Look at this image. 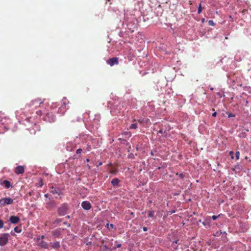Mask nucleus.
Returning <instances> with one entry per match:
<instances>
[{"label":"nucleus","mask_w":251,"mask_h":251,"mask_svg":"<svg viewBox=\"0 0 251 251\" xmlns=\"http://www.w3.org/2000/svg\"><path fill=\"white\" fill-rule=\"evenodd\" d=\"M9 236V235L8 233H4L0 236V246H4L7 244Z\"/></svg>","instance_id":"nucleus-1"},{"label":"nucleus","mask_w":251,"mask_h":251,"mask_svg":"<svg viewBox=\"0 0 251 251\" xmlns=\"http://www.w3.org/2000/svg\"><path fill=\"white\" fill-rule=\"evenodd\" d=\"M68 209V206L66 204H63L58 208V214L61 216H64L67 213Z\"/></svg>","instance_id":"nucleus-2"},{"label":"nucleus","mask_w":251,"mask_h":251,"mask_svg":"<svg viewBox=\"0 0 251 251\" xmlns=\"http://www.w3.org/2000/svg\"><path fill=\"white\" fill-rule=\"evenodd\" d=\"M107 63L110 65L111 66H113L114 65H118L119 64L118 58L113 57L110 58L106 61Z\"/></svg>","instance_id":"nucleus-3"},{"label":"nucleus","mask_w":251,"mask_h":251,"mask_svg":"<svg viewBox=\"0 0 251 251\" xmlns=\"http://www.w3.org/2000/svg\"><path fill=\"white\" fill-rule=\"evenodd\" d=\"M81 206L85 210H89L91 208L90 203L87 201H83L81 203Z\"/></svg>","instance_id":"nucleus-4"},{"label":"nucleus","mask_w":251,"mask_h":251,"mask_svg":"<svg viewBox=\"0 0 251 251\" xmlns=\"http://www.w3.org/2000/svg\"><path fill=\"white\" fill-rule=\"evenodd\" d=\"M37 243L38 245L40 246L41 247L43 248L47 249L48 247V244L43 240L40 239V238L38 239Z\"/></svg>","instance_id":"nucleus-5"},{"label":"nucleus","mask_w":251,"mask_h":251,"mask_svg":"<svg viewBox=\"0 0 251 251\" xmlns=\"http://www.w3.org/2000/svg\"><path fill=\"white\" fill-rule=\"evenodd\" d=\"M25 169L22 166H18L15 168V172L17 174H23Z\"/></svg>","instance_id":"nucleus-6"},{"label":"nucleus","mask_w":251,"mask_h":251,"mask_svg":"<svg viewBox=\"0 0 251 251\" xmlns=\"http://www.w3.org/2000/svg\"><path fill=\"white\" fill-rule=\"evenodd\" d=\"M10 222L12 224H17L20 221V218L18 216H11L9 219Z\"/></svg>","instance_id":"nucleus-7"},{"label":"nucleus","mask_w":251,"mask_h":251,"mask_svg":"<svg viewBox=\"0 0 251 251\" xmlns=\"http://www.w3.org/2000/svg\"><path fill=\"white\" fill-rule=\"evenodd\" d=\"M43 101L39 99H36L34 100H33L31 102V105H35L38 104V106H40V104L43 103Z\"/></svg>","instance_id":"nucleus-8"},{"label":"nucleus","mask_w":251,"mask_h":251,"mask_svg":"<svg viewBox=\"0 0 251 251\" xmlns=\"http://www.w3.org/2000/svg\"><path fill=\"white\" fill-rule=\"evenodd\" d=\"M2 185H3L6 188H9L11 185L10 182L6 180H3L2 181Z\"/></svg>","instance_id":"nucleus-9"},{"label":"nucleus","mask_w":251,"mask_h":251,"mask_svg":"<svg viewBox=\"0 0 251 251\" xmlns=\"http://www.w3.org/2000/svg\"><path fill=\"white\" fill-rule=\"evenodd\" d=\"M54 206H55V204L53 201H50L46 203V207L47 208H51Z\"/></svg>","instance_id":"nucleus-10"},{"label":"nucleus","mask_w":251,"mask_h":251,"mask_svg":"<svg viewBox=\"0 0 251 251\" xmlns=\"http://www.w3.org/2000/svg\"><path fill=\"white\" fill-rule=\"evenodd\" d=\"M119 180L118 178H115L111 181V183L113 186H117L119 184Z\"/></svg>","instance_id":"nucleus-11"},{"label":"nucleus","mask_w":251,"mask_h":251,"mask_svg":"<svg viewBox=\"0 0 251 251\" xmlns=\"http://www.w3.org/2000/svg\"><path fill=\"white\" fill-rule=\"evenodd\" d=\"M52 247L54 249H58L60 247V244L58 242H56L52 244Z\"/></svg>","instance_id":"nucleus-12"},{"label":"nucleus","mask_w":251,"mask_h":251,"mask_svg":"<svg viewBox=\"0 0 251 251\" xmlns=\"http://www.w3.org/2000/svg\"><path fill=\"white\" fill-rule=\"evenodd\" d=\"M6 203L7 204H10L13 203V200L10 198H5Z\"/></svg>","instance_id":"nucleus-13"},{"label":"nucleus","mask_w":251,"mask_h":251,"mask_svg":"<svg viewBox=\"0 0 251 251\" xmlns=\"http://www.w3.org/2000/svg\"><path fill=\"white\" fill-rule=\"evenodd\" d=\"M80 120V118L78 117H72L71 118V122L74 123L75 122H79Z\"/></svg>","instance_id":"nucleus-14"},{"label":"nucleus","mask_w":251,"mask_h":251,"mask_svg":"<svg viewBox=\"0 0 251 251\" xmlns=\"http://www.w3.org/2000/svg\"><path fill=\"white\" fill-rule=\"evenodd\" d=\"M50 193H52L53 194H57L58 195H59V192L53 187L51 188Z\"/></svg>","instance_id":"nucleus-15"},{"label":"nucleus","mask_w":251,"mask_h":251,"mask_svg":"<svg viewBox=\"0 0 251 251\" xmlns=\"http://www.w3.org/2000/svg\"><path fill=\"white\" fill-rule=\"evenodd\" d=\"M154 215V211H149L148 212V216L149 217H153Z\"/></svg>","instance_id":"nucleus-16"},{"label":"nucleus","mask_w":251,"mask_h":251,"mask_svg":"<svg viewBox=\"0 0 251 251\" xmlns=\"http://www.w3.org/2000/svg\"><path fill=\"white\" fill-rule=\"evenodd\" d=\"M5 204H6V201H5V198L0 200V205H4Z\"/></svg>","instance_id":"nucleus-17"},{"label":"nucleus","mask_w":251,"mask_h":251,"mask_svg":"<svg viewBox=\"0 0 251 251\" xmlns=\"http://www.w3.org/2000/svg\"><path fill=\"white\" fill-rule=\"evenodd\" d=\"M137 127V124L134 123L131 125L130 126V129H136Z\"/></svg>","instance_id":"nucleus-18"},{"label":"nucleus","mask_w":251,"mask_h":251,"mask_svg":"<svg viewBox=\"0 0 251 251\" xmlns=\"http://www.w3.org/2000/svg\"><path fill=\"white\" fill-rule=\"evenodd\" d=\"M202 6H201V3H200L199 4V7H198V13L199 14H200L201 12V11H202Z\"/></svg>","instance_id":"nucleus-19"},{"label":"nucleus","mask_w":251,"mask_h":251,"mask_svg":"<svg viewBox=\"0 0 251 251\" xmlns=\"http://www.w3.org/2000/svg\"><path fill=\"white\" fill-rule=\"evenodd\" d=\"M53 235L56 236V237H57L59 236V235L60 234V232L59 231H57V230H54L53 231Z\"/></svg>","instance_id":"nucleus-20"},{"label":"nucleus","mask_w":251,"mask_h":251,"mask_svg":"<svg viewBox=\"0 0 251 251\" xmlns=\"http://www.w3.org/2000/svg\"><path fill=\"white\" fill-rule=\"evenodd\" d=\"M208 25L211 26H213L214 25V23L212 20L208 21Z\"/></svg>","instance_id":"nucleus-21"},{"label":"nucleus","mask_w":251,"mask_h":251,"mask_svg":"<svg viewBox=\"0 0 251 251\" xmlns=\"http://www.w3.org/2000/svg\"><path fill=\"white\" fill-rule=\"evenodd\" d=\"M107 227L108 229H110L113 228V224H107Z\"/></svg>","instance_id":"nucleus-22"},{"label":"nucleus","mask_w":251,"mask_h":251,"mask_svg":"<svg viewBox=\"0 0 251 251\" xmlns=\"http://www.w3.org/2000/svg\"><path fill=\"white\" fill-rule=\"evenodd\" d=\"M235 155H236V159H239V155H240V152L239 151H237L236 152V153H235Z\"/></svg>","instance_id":"nucleus-23"},{"label":"nucleus","mask_w":251,"mask_h":251,"mask_svg":"<svg viewBox=\"0 0 251 251\" xmlns=\"http://www.w3.org/2000/svg\"><path fill=\"white\" fill-rule=\"evenodd\" d=\"M176 175H178L179 177L180 178H181V179L183 178H184V174H182V173H181V174H177Z\"/></svg>","instance_id":"nucleus-24"},{"label":"nucleus","mask_w":251,"mask_h":251,"mask_svg":"<svg viewBox=\"0 0 251 251\" xmlns=\"http://www.w3.org/2000/svg\"><path fill=\"white\" fill-rule=\"evenodd\" d=\"M3 222L1 220H0V229L3 227Z\"/></svg>","instance_id":"nucleus-25"},{"label":"nucleus","mask_w":251,"mask_h":251,"mask_svg":"<svg viewBox=\"0 0 251 251\" xmlns=\"http://www.w3.org/2000/svg\"><path fill=\"white\" fill-rule=\"evenodd\" d=\"M14 231L16 232H17V233H20L21 230H19V228L18 227H15L14 228Z\"/></svg>","instance_id":"nucleus-26"},{"label":"nucleus","mask_w":251,"mask_h":251,"mask_svg":"<svg viewBox=\"0 0 251 251\" xmlns=\"http://www.w3.org/2000/svg\"><path fill=\"white\" fill-rule=\"evenodd\" d=\"M82 151V150L81 149H77L76 150V152L77 154H79V153H81Z\"/></svg>","instance_id":"nucleus-27"},{"label":"nucleus","mask_w":251,"mask_h":251,"mask_svg":"<svg viewBox=\"0 0 251 251\" xmlns=\"http://www.w3.org/2000/svg\"><path fill=\"white\" fill-rule=\"evenodd\" d=\"M217 217H218V216L213 215L212 217V219L213 220H216L217 219Z\"/></svg>","instance_id":"nucleus-28"},{"label":"nucleus","mask_w":251,"mask_h":251,"mask_svg":"<svg viewBox=\"0 0 251 251\" xmlns=\"http://www.w3.org/2000/svg\"><path fill=\"white\" fill-rule=\"evenodd\" d=\"M143 230H144V231H147V230H148V228H147V227H143Z\"/></svg>","instance_id":"nucleus-29"},{"label":"nucleus","mask_w":251,"mask_h":251,"mask_svg":"<svg viewBox=\"0 0 251 251\" xmlns=\"http://www.w3.org/2000/svg\"><path fill=\"white\" fill-rule=\"evenodd\" d=\"M121 247V245L120 244H117V246H116V248H120Z\"/></svg>","instance_id":"nucleus-30"},{"label":"nucleus","mask_w":251,"mask_h":251,"mask_svg":"<svg viewBox=\"0 0 251 251\" xmlns=\"http://www.w3.org/2000/svg\"><path fill=\"white\" fill-rule=\"evenodd\" d=\"M217 115V113L216 112H214L213 114H212V116L213 117H215Z\"/></svg>","instance_id":"nucleus-31"},{"label":"nucleus","mask_w":251,"mask_h":251,"mask_svg":"<svg viewBox=\"0 0 251 251\" xmlns=\"http://www.w3.org/2000/svg\"><path fill=\"white\" fill-rule=\"evenodd\" d=\"M163 132V130L162 129H160L159 131H158V133H162Z\"/></svg>","instance_id":"nucleus-32"},{"label":"nucleus","mask_w":251,"mask_h":251,"mask_svg":"<svg viewBox=\"0 0 251 251\" xmlns=\"http://www.w3.org/2000/svg\"><path fill=\"white\" fill-rule=\"evenodd\" d=\"M233 116H233L232 114H229L228 115V117H233Z\"/></svg>","instance_id":"nucleus-33"},{"label":"nucleus","mask_w":251,"mask_h":251,"mask_svg":"<svg viewBox=\"0 0 251 251\" xmlns=\"http://www.w3.org/2000/svg\"><path fill=\"white\" fill-rule=\"evenodd\" d=\"M44 236L42 235V236H41V237L40 239L43 240L44 239Z\"/></svg>","instance_id":"nucleus-34"},{"label":"nucleus","mask_w":251,"mask_h":251,"mask_svg":"<svg viewBox=\"0 0 251 251\" xmlns=\"http://www.w3.org/2000/svg\"><path fill=\"white\" fill-rule=\"evenodd\" d=\"M204 21H205V19H203H203H202V20H201V22H202V23H204Z\"/></svg>","instance_id":"nucleus-35"},{"label":"nucleus","mask_w":251,"mask_h":251,"mask_svg":"<svg viewBox=\"0 0 251 251\" xmlns=\"http://www.w3.org/2000/svg\"><path fill=\"white\" fill-rule=\"evenodd\" d=\"M229 154H230V155L233 154V152L231 151H230Z\"/></svg>","instance_id":"nucleus-36"},{"label":"nucleus","mask_w":251,"mask_h":251,"mask_svg":"<svg viewBox=\"0 0 251 251\" xmlns=\"http://www.w3.org/2000/svg\"><path fill=\"white\" fill-rule=\"evenodd\" d=\"M45 197H46V198H48V194H45Z\"/></svg>","instance_id":"nucleus-37"},{"label":"nucleus","mask_w":251,"mask_h":251,"mask_svg":"<svg viewBox=\"0 0 251 251\" xmlns=\"http://www.w3.org/2000/svg\"><path fill=\"white\" fill-rule=\"evenodd\" d=\"M130 214H131V215L134 216V214H133V212H131V213H130Z\"/></svg>","instance_id":"nucleus-38"},{"label":"nucleus","mask_w":251,"mask_h":251,"mask_svg":"<svg viewBox=\"0 0 251 251\" xmlns=\"http://www.w3.org/2000/svg\"><path fill=\"white\" fill-rule=\"evenodd\" d=\"M210 90L212 91V90H213V88L212 87H211V88H210Z\"/></svg>","instance_id":"nucleus-39"},{"label":"nucleus","mask_w":251,"mask_h":251,"mask_svg":"<svg viewBox=\"0 0 251 251\" xmlns=\"http://www.w3.org/2000/svg\"><path fill=\"white\" fill-rule=\"evenodd\" d=\"M151 154L152 155H153V153L152 151L151 152Z\"/></svg>","instance_id":"nucleus-40"},{"label":"nucleus","mask_w":251,"mask_h":251,"mask_svg":"<svg viewBox=\"0 0 251 251\" xmlns=\"http://www.w3.org/2000/svg\"><path fill=\"white\" fill-rule=\"evenodd\" d=\"M67 218L68 219H69V218H70V216H67Z\"/></svg>","instance_id":"nucleus-41"},{"label":"nucleus","mask_w":251,"mask_h":251,"mask_svg":"<svg viewBox=\"0 0 251 251\" xmlns=\"http://www.w3.org/2000/svg\"><path fill=\"white\" fill-rule=\"evenodd\" d=\"M226 232H225V231H224V232H223V234H226Z\"/></svg>","instance_id":"nucleus-42"},{"label":"nucleus","mask_w":251,"mask_h":251,"mask_svg":"<svg viewBox=\"0 0 251 251\" xmlns=\"http://www.w3.org/2000/svg\"><path fill=\"white\" fill-rule=\"evenodd\" d=\"M101 164H102L101 163H99V165H101Z\"/></svg>","instance_id":"nucleus-43"}]
</instances>
